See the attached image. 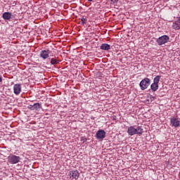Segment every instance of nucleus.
I'll use <instances>...</instances> for the list:
<instances>
[{"label":"nucleus","mask_w":180,"mask_h":180,"mask_svg":"<svg viewBox=\"0 0 180 180\" xmlns=\"http://www.w3.org/2000/svg\"><path fill=\"white\" fill-rule=\"evenodd\" d=\"M150 84H151V79H150L148 77H145L140 82L139 86L141 91H144L145 89H147L148 86H150Z\"/></svg>","instance_id":"f257e3e1"},{"label":"nucleus","mask_w":180,"mask_h":180,"mask_svg":"<svg viewBox=\"0 0 180 180\" xmlns=\"http://www.w3.org/2000/svg\"><path fill=\"white\" fill-rule=\"evenodd\" d=\"M168 41H169V37L168 35H162L156 39L158 46H164V44H167Z\"/></svg>","instance_id":"f03ea898"},{"label":"nucleus","mask_w":180,"mask_h":180,"mask_svg":"<svg viewBox=\"0 0 180 180\" xmlns=\"http://www.w3.org/2000/svg\"><path fill=\"white\" fill-rule=\"evenodd\" d=\"M8 162L10 164H18L20 161V157L15 155H11L8 156Z\"/></svg>","instance_id":"7ed1b4c3"},{"label":"nucleus","mask_w":180,"mask_h":180,"mask_svg":"<svg viewBox=\"0 0 180 180\" xmlns=\"http://www.w3.org/2000/svg\"><path fill=\"white\" fill-rule=\"evenodd\" d=\"M96 137L97 140H103V139L106 137V131H105L103 129H99L96 133Z\"/></svg>","instance_id":"20e7f679"},{"label":"nucleus","mask_w":180,"mask_h":180,"mask_svg":"<svg viewBox=\"0 0 180 180\" xmlns=\"http://www.w3.org/2000/svg\"><path fill=\"white\" fill-rule=\"evenodd\" d=\"M51 53V51L49 49L46 50H42L40 52V57L41 58H43V60H47V58H49V57H50V53Z\"/></svg>","instance_id":"39448f33"},{"label":"nucleus","mask_w":180,"mask_h":180,"mask_svg":"<svg viewBox=\"0 0 180 180\" xmlns=\"http://www.w3.org/2000/svg\"><path fill=\"white\" fill-rule=\"evenodd\" d=\"M28 109H30V110H40V109H41V104H40V103H35L33 105H28Z\"/></svg>","instance_id":"423d86ee"},{"label":"nucleus","mask_w":180,"mask_h":180,"mask_svg":"<svg viewBox=\"0 0 180 180\" xmlns=\"http://www.w3.org/2000/svg\"><path fill=\"white\" fill-rule=\"evenodd\" d=\"M170 123L172 127H180V121L175 117H173L170 119Z\"/></svg>","instance_id":"0eeeda50"},{"label":"nucleus","mask_w":180,"mask_h":180,"mask_svg":"<svg viewBox=\"0 0 180 180\" xmlns=\"http://www.w3.org/2000/svg\"><path fill=\"white\" fill-rule=\"evenodd\" d=\"M22 92V85L16 84L13 86V93L15 95H19Z\"/></svg>","instance_id":"6e6552de"},{"label":"nucleus","mask_w":180,"mask_h":180,"mask_svg":"<svg viewBox=\"0 0 180 180\" xmlns=\"http://www.w3.org/2000/svg\"><path fill=\"white\" fill-rule=\"evenodd\" d=\"M135 134H138L139 136H142L143 133H144V129H143V127L140 126H134Z\"/></svg>","instance_id":"1a4fd4ad"},{"label":"nucleus","mask_w":180,"mask_h":180,"mask_svg":"<svg viewBox=\"0 0 180 180\" xmlns=\"http://www.w3.org/2000/svg\"><path fill=\"white\" fill-rule=\"evenodd\" d=\"M69 174L73 179H78L79 178V172L78 170H71Z\"/></svg>","instance_id":"9d476101"},{"label":"nucleus","mask_w":180,"mask_h":180,"mask_svg":"<svg viewBox=\"0 0 180 180\" xmlns=\"http://www.w3.org/2000/svg\"><path fill=\"white\" fill-rule=\"evenodd\" d=\"M12 16H13L12 15V13L11 12H4L2 14V18L3 19H4V20H11V19H12Z\"/></svg>","instance_id":"9b49d317"},{"label":"nucleus","mask_w":180,"mask_h":180,"mask_svg":"<svg viewBox=\"0 0 180 180\" xmlns=\"http://www.w3.org/2000/svg\"><path fill=\"white\" fill-rule=\"evenodd\" d=\"M101 50H103L104 51H108L110 50V45L108 44H102L100 46Z\"/></svg>","instance_id":"f8f14e48"},{"label":"nucleus","mask_w":180,"mask_h":180,"mask_svg":"<svg viewBox=\"0 0 180 180\" xmlns=\"http://www.w3.org/2000/svg\"><path fill=\"white\" fill-rule=\"evenodd\" d=\"M127 133H128L129 136L136 135L135 131H134V126L129 127L127 129Z\"/></svg>","instance_id":"ddd939ff"},{"label":"nucleus","mask_w":180,"mask_h":180,"mask_svg":"<svg viewBox=\"0 0 180 180\" xmlns=\"http://www.w3.org/2000/svg\"><path fill=\"white\" fill-rule=\"evenodd\" d=\"M48 63H50L51 65H56V64H58L59 61L56 58H49L48 59Z\"/></svg>","instance_id":"4468645a"},{"label":"nucleus","mask_w":180,"mask_h":180,"mask_svg":"<svg viewBox=\"0 0 180 180\" xmlns=\"http://www.w3.org/2000/svg\"><path fill=\"white\" fill-rule=\"evenodd\" d=\"M159 87H160V86L155 83H153L150 85V89H151V91H153V92H156V91H158Z\"/></svg>","instance_id":"2eb2a0df"},{"label":"nucleus","mask_w":180,"mask_h":180,"mask_svg":"<svg viewBox=\"0 0 180 180\" xmlns=\"http://www.w3.org/2000/svg\"><path fill=\"white\" fill-rule=\"evenodd\" d=\"M161 78V76L160 75H157L154 79H153V84H156L157 85H158V84L160 83V79Z\"/></svg>","instance_id":"dca6fc26"},{"label":"nucleus","mask_w":180,"mask_h":180,"mask_svg":"<svg viewBox=\"0 0 180 180\" xmlns=\"http://www.w3.org/2000/svg\"><path fill=\"white\" fill-rule=\"evenodd\" d=\"M173 27L174 29H175L176 30H180V25L178 24L177 22H174L173 24Z\"/></svg>","instance_id":"f3484780"},{"label":"nucleus","mask_w":180,"mask_h":180,"mask_svg":"<svg viewBox=\"0 0 180 180\" xmlns=\"http://www.w3.org/2000/svg\"><path fill=\"white\" fill-rule=\"evenodd\" d=\"M87 19H86V18H84V17H82V18H81V25H86V22H87Z\"/></svg>","instance_id":"a211bd4d"},{"label":"nucleus","mask_w":180,"mask_h":180,"mask_svg":"<svg viewBox=\"0 0 180 180\" xmlns=\"http://www.w3.org/2000/svg\"><path fill=\"white\" fill-rule=\"evenodd\" d=\"M87 139H86V137H85V136H82L81 138H80V141H83V143H86V141H87Z\"/></svg>","instance_id":"6ab92c4d"},{"label":"nucleus","mask_w":180,"mask_h":180,"mask_svg":"<svg viewBox=\"0 0 180 180\" xmlns=\"http://www.w3.org/2000/svg\"><path fill=\"white\" fill-rule=\"evenodd\" d=\"M111 4H112L113 5H115V4H117V2H119V0H110Z\"/></svg>","instance_id":"aec40b11"},{"label":"nucleus","mask_w":180,"mask_h":180,"mask_svg":"<svg viewBox=\"0 0 180 180\" xmlns=\"http://www.w3.org/2000/svg\"><path fill=\"white\" fill-rule=\"evenodd\" d=\"M155 97H154L153 96H150V99H155Z\"/></svg>","instance_id":"412c9836"},{"label":"nucleus","mask_w":180,"mask_h":180,"mask_svg":"<svg viewBox=\"0 0 180 180\" xmlns=\"http://www.w3.org/2000/svg\"><path fill=\"white\" fill-rule=\"evenodd\" d=\"M0 82H2V77L0 76Z\"/></svg>","instance_id":"4be33fe9"},{"label":"nucleus","mask_w":180,"mask_h":180,"mask_svg":"<svg viewBox=\"0 0 180 180\" xmlns=\"http://www.w3.org/2000/svg\"><path fill=\"white\" fill-rule=\"evenodd\" d=\"M88 1H89V2H92L93 0H88Z\"/></svg>","instance_id":"5701e85b"}]
</instances>
